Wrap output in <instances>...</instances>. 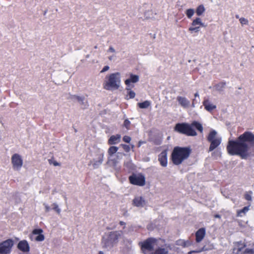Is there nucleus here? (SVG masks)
Masks as SVG:
<instances>
[{
    "label": "nucleus",
    "instance_id": "9",
    "mask_svg": "<svg viewBox=\"0 0 254 254\" xmlns=\"http://www.w3.org/2000/svg\"><path fill=\"white\" fill-rule=\"evenodd\" d=\"M11 162L13 168L18 170L22 167L23 161L20 156L18 154H14L11 157Z\"/></svg>",
    "mask_w": 254,
    "mask_h": 254
},
{
    "label": "nucleus",
    "instance_id": "41",
    "mask_svg": "<svg viewBox=\"0 0 254 254\" xmlns=\"http://www.w3.org/2000/svg\"><path fill=\"white\" fill-rule=\"evenodd\" d=\"M110 67L108 65H106L105 66L103 69H102V70L101 71V72L102 73V72H104L107 70H108L109 69Z\"/></svg>",
    "mask_w": 254,
    "mask_h": 254
},
{
    "label": "nucleus",
    "instance_id": "42",
    "mask_svg": "<svg viewBox=\"0 0 254 254\" xmlns=\"http://www.w3.org/2000/svg\"><path fill=\"white\" fill-rule=\"evenodd\" d=\"M44 205L45 206V211L46 212H48L49 211H50L51 209L50 206L48 204L45 203L44 204Z\"/></svg>",
    "mask_w": 254,
    "mask_h": 254
},
{
    "label": "nucleus",
    "instance_id": "27",
    "mask_svg": "<svg viewBox=\"0 0 254 254\" xmlns=\"http://www.w3.org/2000/svg\"><path fill=\"white\" fill-rule=\"evenodd\" d=\"M119 149V148L117 146H111L108 150V154L110 156H112L113 154L116 153Z\"/></svg>",
    "mask_w": 254,
    "mask_h": 254
},
{
    "label": "nucleus",
    "instance_id": "64",
    "mask_svg": "<svg viewBox=\"0 0 254 254\" xmlns=\"http://www.w3.org/2000/svg\"><path fill=\"white\" fill-rule=\"evenodd\" d=\"M191 252H189V254H191Z\"/></svg>",
    "mask_w": 254,
    "mask_h": 254
},
{
    "label": "nucleus",
    "instance_id": "31",
    "mask_svg": "<svg viewBox=\"0 0 254 254\" xmlns=\"http://www.w3.org/2000/svg\"><path fill=\"white\" fill-rule=\"evenodd\" d=\"M52 206H53L52 209L55 211L57 214H60L61 213V209L59 208L57 203H54L52 204Z\"/></svg>",
    "mask_w": 254,
    "mask_h": 254
},
{
    "label": "nucleus",
    "instance_id": "33",
    "mask_svg": "<svg viewBox=\"0 0 254 254\" xmlns=\"http://www.w3.org/2000/svg\"><path fill=\"white\" fill-rule=\"evenodd\" d=\"M126 89L127 90L129 91L128 92V95L129 96V98L132 99V98H134V97L135 96V93L133 91L130 90V86H129V87L127 86L126 88Z\"/></svg>",
    "mask_w": 254,
    "mask_h": 254
},
{
    "label": "nucleus",
    "instance_id": "55",
    "mask_svg": "<svg viewBox=\"0 0 254 254\" xmlns=\"http://www.w3.org/2000/svg\"><path fill=\"white\" fill-rule=\"evenodd\" d=\"M109 60L111 61L113 59V56L109 57Z\"/></svg>",
    "mask_w": 254,
    "mask_h": 254
},
{
    "label": "nucleus",
    "instance_id": "38",
    "mask_svg": "<svg viewBox=\"0 0 254 254\" xmlns=\"http://www.w3.org/2000/svg\"><path fill=\"white\" fill-rule=\"evenodd\" d=\"M121 145L122 146V147L123 148V149H124V150L126 152H129V151L130 150V148L129 145H127V144H122Z\"/></svg>",
    "mask_w": 254,
    "mask_h": 254
},
{
    "label": "nucleus",
    "instance_id": "14",
    "mask_svg": "<svg viewBox=\"0 0 254 254\" xmlns=\"http://www.w3.org/2000/svg\"><path fill=\"white\" fill-rule=\"evenodd\" d=\"M104 155L103 154H101L98 156L97 159H94L92 161L90 162L88 164L90 165L92 164L94 169H97L102 164L103 161Z\"/></svg>",
    "mask_w": 254,
    "mask_h": 254
},
{
    "label": "nucleus",
    "instance_id": "46",
    "mask_svg": "<svg viewBox=\"0 0 254 254\" xmlns=\"http://www.w3.org/2000/svg\"><path fill=\"white\" fill-rule=\"evenodd\" d=\"M108 51H109V52H112V53H114V52H115V49H114V48L113 47H112V46H110V47H109V49Z\"/></svg>",
    "mask_w": 254,
    "mask_h": 254
},
{
    "label": "nucleus",
    "instance_id": "34",
    "mask_svg": "<svg viewBox=\"0 0 254 254\" xmlns=\"http://www.w3.org/2000/svg\"><path fill=\"white\" fill-rule=\"evenodd\" d=\"M35 240L38 242H41L44 240L45 239V236L42 233L40 234L39 235H37L35 238Z\"/></svg>",
    "mask_w": 254,
    "mask_h": 254
},
{
    "label": "nucleus",
    "instance_id": "53",
    "mask_svg": "<svg viewBox=\"0 0 254 254\" xmlns=\"http://www.w3.org/2000/svg\"><path fill=\"white\" fill-rule=\"evenodd\" d=\"M195 101V99H194L192 101V104H191V106L192 107H194V101Z\"/></svg>",
    "mask_w": 254,
    "mask_h": 254
},
{
    "label": "nucleus",
    "instance_id": "4",
    "mask_svg": "<svg viewBox=\"0 0 254 254\" xmlns=\"http://www.w3.org/2000/svg\"><path fill=\"white\" fill-rule=\"evenodd\" d=\"M174 130L179 133L189 136H194L197 133L192 126L187 123H177L174 127Z\"/></svg>",
    "mask_w": 254,
    "mask_h": 254
},
{
    "label": "nucleus",
    "instance_id": "62",
    "mask_svg": "<svg viewBox=\"0 0 254 254\" xmlns=\"http://www.w3.org/2000/svg\"><path fill=\"white\" fill-rule=\"evenodd\" d=\"M46 13H47V11H45L44 12V15H45Z\"/></svg>",
    "mask_w": 254,
    "mask_h": 254
},
{
    "label": "nucleus",
    "instance_id": "63",
    "mask_svg": "<svg viewBox=\"0 0 254 254\" xmlns=\"http://www.w3.org/2000/svg\"><path fill=\"white\" fill-rule=\"evenodd\" d=\"M131 147H132V148H133L134 147V145H132Z\"/></svg>",
    "mask_w": 254,
    "mask_h": 254
},
{
    "label": "nucleus",
    "instance_id": "43",
    "mask_svg": "<svg viewBox=\"0 0 254 254\" xmlns=\"http://www.w3.org/2000/svg\"><path fill=\"white\" fill-rule=\"evenodd\" d=\"M199 28L202 27H206V25H205V24L204 23H203L202 22V20H201V19L199 17Z\"/></svg>",
    "mask_w": 254,
    "mask_h": 254
},
{
    "label": "nucleus",
    "instance_id": "25",
    "mask_svg": "<svg viewBox=\"0 0 254 254\" xmlns=\"http://www.w3.org/2000/svg\"><path fill=\"white\" fill-rule=\"evenodd\" d=\"M249 210V206H245L242 209L239 210L237 211V216L242 217L245 215Z\"/></svg>",
    "mask_w": 254,
    "mask_h": 254
},
{
    "label": "nucleus",
    "instance_id": "15",
    "mask_svg": "<svg viewBox=\"0 0 254 254\" xmlns=\"http://www.w3.org/2000/svg\"><path fill=\"white\" fill-rule=\"evenodd\" d=\"M132 204L134 206L138 207H142L145 204V199L141 196L135 197L133 201Z\"/></svg>",
    "mask_w": 254,
    "mask_h": 254
},
{
    "label": "nucleus",
    "instance_id": "21",
    "mask_svg": "<svg viewBox=\"0 0 254 254\" xmlns=\"http://www.w3.org/2000/svg\"><path fill=\"white\" fill-rule=\"evenodd\" d=\"M121 135L120 134H116L112 135L108 140V144L110 145L116 144L121 141Z\"/></svg>",
    "mask_w": 254,
    "mask_h": 254
},
{
    "label": "nucleus",
    "instance_id": "32",
    "mask_svg": "<svg viewBox=\"0 0 254 254\" xmlns=\"http://www.w3.org/2000/svg\"><path fill=\"white\" fill-rule=\"evenodd\" d=\"M253 192L252 191H249V192H246L244 195V197L246 200L248 201H252V194Z\"/></svg>",
    "mask_w": 254,
    "mask_h": 254
},
{
    "label": "nucleus",
    "instance_id": "24",
    "mask_svg": "<svg viewBox=\"0 0 254 254\" xmlns=\"http://www.w3.org/2000/svg\"><path fill=\"white\" fill-rule=\"evenodd\" d=\"M225 85H226L225 82H219L218 84H216L214 86V88L217 91H222L223 90V89L224 88Z\"/></svg>",
    "mask_w": 254,
    "mask_h": 254
},
{
    "label": "nucleus",
    "instance_id": "54",
    "mask_svg": "<svg viewBox=\"0 0 254 254\" xmlns=\"http://www.w3.org/2000/svg\"><path fill=\"white\" fill-rule=\"evenodd\" d=\"M143 143V142L142 141H139L138 142V147H140L141 146V145Z\"/></svg>",
    "mask_w": 254,
    "mask_h": 254
},
{
    "label": "nucleus",
    "instance_id": "18",
    "mask_svg": "<svg viewBox=\"0 0 254 254\" xmlns=\"http://www.w3.org/2000/svg\"><path fill=\"white\" fill-rule=\"evenodd\" d=\"M205 235V229L204 228H201L198 229L196 233V242L199 243L201 242L203 238L204 237Z\"/></svg>",
    "mask_w": 254,
    "mask_h": 254
},
{
    "label": "nucleus",
    "instance_id": "56",
    "mask_svg": "<svg viewBox=\"0 0 254 254\" xmlns=\"http://www.w3.org/2000/svg\"><path fill=\"white\" fill-rule=\"evenodd\" d=\"M64 200H65V202H66L67 198H66V196L64 195Z\"/></svg>",
    "mask_w": 254,
    "mask_h": 254
},
{
    "label": "nucleus",
    "instance_id": "6",
    "mask_svg": "<svg viewBox=\"0 0 254 254\" xmlns=\"http://www.w3.org/2000/svg\"><path fill=\"white\" fill-rule=\"evenodd\" d=\"M13 244V241L11 239L0 243V254H10Z\"/></svg>",
    "mask_w": 254,
    "mask_h": 254
},
{
    "label": "nucleus",
    "instance_id": "61",
    "mask_svg": "<svg viewBox=\"0 0 254 254\" xmlns=\"http://www.w3.org/2000/svg\"><path fill=\"white\" fill-rule=\"evenodd\" d=\"M94 48H95V49H97V46H95L94 47Z\"/></svg>",
    "mask_w": 254,
    "mask_h": 254
},
{
    "label": "nucleus",
    "instance_id": "29",
    "mask_svg": "<svg viewBox=\"0 0 254 254\" xmlns=\"http://www.w3.org/2000/svg\"><path fill=\"white\" fill-rule=\"evenodd\" d=\"M236 246L238 247V252H241L246 247V244L242 241L237 242Z\"/></svg>",
    "mask_w": 254,
    "mask_h": 254
},
{
    "label": "nucleus",
    "instance_id": "37",
    "mask_svg": "<svg viewBox=\"0 0 254 254\" xmlns=\"http://www.w3.org/2000/svg\"><path fill=\"white\" fill-rule=\"evenodd\" d=\"M239 21L242 25H247L249 22L248 19L244 17L240 18Z\"/></svg>",
    "mask_w": 254,
    "mask_h": 254
},
{
    "label": "nucleus",
    "instance_id": "22",
    "mask_svg": "<svg viewBox=\"0 0 254 254\" xmlns=\"http://www.w3.org/2000/svg\"><path fill=\"white\" fill-rule=\"evenodd\" d=\"M192 126V127H195L196 129H197L200 132H202L203 131V127L202 125L198 122L193 121L191 124Z\"/></svg>",
    "mask_w": 254,
    "mask_h": 254
},
{
    "label": "nucleus",
    "instance_id": "44",
    "mask_svg": "<svg viewBox=\"0 0 254 254\" xmlns=\"http://www.w3.org/2000/svg\"><path fill=\"white\" fill-rule=\"evenodd\" d=\"M253 249H246L244 251L245 254L252 253L253 252Z\"/></svg>",
    "mask_w": 254,
    "mask_h": 254
},
{
    "label": "nucleus",
    "instance_id": "59",
    "mask_svg": "<svg viewBox=\"0 0 254 254\" xmlns=\"http://www.w3.org/2000/svg\"><path fill=\"white\" fill-rule=\"evenodd\" d=\"M74 131L76 132L77 131V129L76 128H74Z\"/></svg>",
    "mask_w": 254,
    "mask_h": 254
},
{
    "label": "nucleus",
    "instance_id": "7",
    "mask_svg": "<svg viewBox=\"0 0 254 254\" xmlns=\"http://www.w3.org/2000/svg\"><path fill=\"white\" fill-rule=\"evenodd\" d=\"M129 181L131 184L139 186H143L145 183V177L142 175L132 174L129 177Z\"/></svg>",
    "mask_w": 254,
    "mask_h": 254
},
{
    "label": "nucleus",
    "instance_id": "20",
    "mask_svg": "<svg viewBox=\"0 0 254 254\" xmlns=\"http://www.w3.org/2000/svg\"><path fill=\"white\" fill-rule=\"evenodd\" d=\"M138 81H139V76L131 73L130 74V78L126 79L125 81V83L127 87H129V86H130V84L131 82L136 83Z\"/></svg>",
    "mask_w": 254,
    "mask_h": 254
},
{
    "label": "nucleus",
    "instance_id": "12",
    "mask_svg": "<svg viewBox=\"0 0 254 254\" xmlns=\"http://www.w3.org/2000/svg\"><path fill=\"white\" fill-rule=\"evenodd\" d=\"M17 248L23 253H27L30 251V247L26 240L20 241L18 243Z\"/></svg>",
    "mask_w": 254,
    "mask_h": 254
},
{
    "label": "nucleus",
    "instance_id": "57",
    "mask_svg": "<svg viewBox=\"0 0 254 254\" xmlns=\"http://www.w3.org/2000/svg\"><path fill=\"white\" fill-rule=\"evenodd\" d=\"M104 254V253H103V252H102V251H100V252H99V254Z\"/></svg>",
    "mask_w": 254,
    "mask_h": 254
},
{
    "label": "nucleus",
    "instance_id": "60",
    "mask_svg": "<svg viewBox=\"0 0 254 254\" xmlns=\"http://www.w3.org/2000/svg\"><path fill=\"white\" fill-rule=\"evenodd\" d=\"M236 17L237 18H239V15H237L236 16Z\"/></svg>",
    "mask_w": 254,
    "mask_h": 254
},
{
    "label": "nucleus",
    "instance_id": "10",
    "mask_svg": "<svg viewBox=\"0 0 254 254\" xmlns=\"http://www.w3.org/2000/svg\"><path fill=\"white\" fill-rule=\"evenodd\" d=\"M179 105L184 109L189 108L190 105V102L186 97L178 96L176 98Z\"/></svg>",
    "mask_w": 254,
    "mask_h": 254
},
{
    "label": "nucleus",
    "instance_id": "48",
    "mask_svg": "<svg viewBox=\"0 0 254 254\" xmlns=\"http://www.w3.org/2000/svg\"><path fill=\"white\" fill-rule=\"evenodd\" d=\"M214 217L216 218H221V216L219 214H215L214 215Z\"/></svg>",
    "mask_w": 254,
    "mask_h": 254
},
{
    "label": "nucleus",
    "instance_id": "36",
    "mask_svg": "<svg viewBox=\"0 0 254 254\" xmlns=\"http://www.w3.org/2000/svg\"><path fill=\"white\" fill-rule=\"evenodd\" d=\"M154 254H166V252L165 249L159 248L156 250Z\"/></svg>",
    "mask_w": 254,
    "mask_h": 254
},
{
    "label": "nucleus",
    "instance_id": "40",
    "mask_svg": "<svg viewBox=\"0 0 254 254\" xmlns=\"http://www.w3.org/2000/svg\"><path fill=\"white\" fill-rule=\"evenodd\" d=\"M130 124V121L128 119H126L124 123V126L127 128H128V127L129 126Z\"/></svg>",
    "mask_w": 254,
    "mask_h": 254
},
{
    "label": "nucleus",
    "instance_id": "58",
    "mask_svg": "<svg viewBox=\"0 0 254 254\" xmlns=\"http://www.w3.org/2000/svg\"><path fill=\"white\" fill-rule=\"evenodd\" d=\"M183 243V246L186 247V244L185 242H182Z\"/></svg>",
    "mask_w": 254,
    "mask_h": 254
},
{
    "label": "nucleus",
    "instance_id": "52",
    "mask_svg": "<svg viewBox=\"0 0 254 254\" xmlns=\"http://www.w3.org/2000/svg\"><path fill=\"white\" fill-rule=\"evenodd\" d=\"M194 97L196 98V97H199V94L198 92H196L195 94H194Z\"/></svg>",
    "mask_w": 254,
    "mask_h": 254
},
{
    "label": "nucleus",
    "instance_id": "50",
    "mask_svg": "<svg viewBox=\"0 0 254 254\" xmlns=\"http://www.w3.org/2000/svg\"><path fill=\"white\" fill-rule=\"evenodd\" d=\"M53 164L55 166H57L60 165L59 163L56 161H54V162L53 163Z\"/></svg>",
    "mask_w": 254,
    "mask_h": 254
},
{
    "label": "nucleus",
    "instance_id": "17",
    "mask_svg": "<svg viewBox=\"0 0 254 254\" xmlns=\"http://www.w3.org/2000/svg\"><path fill=\"white\" fill-rule=\"evenodd\" d=\"M209 142H210V145L209 148V151H212L221 144V137H216L215 140L209 141Z\"/></svg>",
    "mask_w": 254,
    "mask_h": 254
},
{
    "label": "nucleus",
    "instance_id": "5",
    "mask_svg": "<svg viewBox=\"0 0 254 254\" xmlns=\"http://www.w3.org/2000/svg\"><path fill=\"white\" fill-rule=\"evenodd\" d=\"M120 234L118 231L111 232L105 234L102 238L103 247L106 248H112L114 244L118 242Z\"/></svg>",
    "mask_w": 254,
    "mask_h": 254
},
{
    "label": "nucleus",
    "instance_id": "16",
    "mask_svg": "<svg viewBox=\"0 0 254 254\" xmlns=\"http://www.w3.org/2000/svg\"><path fill=\"white\" fill-rule=\"evenodd\" d=\"M204 109L209 112H212L216 108V106L212 104L208 99H205L202 103Z\"/></svg>",
    "mask_w": 254,
    "mask_h": 254
},
{
    "label": "nucleus",
    "instance_id": "2",
    "mask_svg": "<svg viewBox=\"0 0 254 254\" xmlns=\"http://www.w3.org/2000/svg\"><path fill=\"white\" fill-rule=\"evenodd\" d=\"M191 150L189 147H174L171 154V159L173 164L179 165L190 156Z\"/></svg>",
    "mask_w": 254,
    "mask_h": 254
},
{
    "label": "nucleus",
    "instance_id": "51",
    "mask_svg": "<svg viewBox=\"0 0 254 254\" xmlns=\"http://www.w3.org/2000/svg\"><path fill=\"white\" fill-rule=\"evenodd\" d=\"M119 223L121 225H124V226L126 225V223L123 221H120Z\"/></svg>",
    "mask_w": 254,
    "mask_h": 254
},
{
    "label": "nucleus",
    "instance_id": "49",
    "mask_svg": "<svg viewBox=\"0 0 254 254\" xmlns=\"http://www.w3.org/2000/svg\"><path fill=\"white\" fill-rule=\"evenodd\" d=\"M112 161L113 162V163L114 166L116 165V164L117 163V161L115 159L112 160Z\"/></svg>",
    "mask_w": 254,
    "mask_h": 254
},
{
    "label": "nucleus",
    "instance_id": "11",
    "mask_svg": "<svg viewBox=\"0 0 254 254\" xmlns=\"http://www.w3.org/2000/svg\"><path fill=\"white\" fill-rule=\"evenodd\" d=\"M158 161L163 167H166L168 164L167 150H164L158 155Z\"/></svg>",
    "mask_w": 254,
    "mask_h": 254
},
{
    "label": "nucleus",
    "instance_id": "19",
    "mask_svg": "<svg viewBox=\"0 0 254 254\" xmlns=\"http://www.w3.org/2000/svg\"><path fill=\"white\" fill-rule=\"evenodd\" d=\"M77 101L81 106V108L83 110L87 109L89 106L87 100L83 96H79L78 98Z\"/></svg>",
    "mask_w": 254,
    "mask_h": 254
},
{
    "label": "nucleus",
    "instance_id": "47",
    "mask_svg": "<svg viewBox=\"0 0 254 254\" xmlns=\"http://www.w3.org/2000/svg\"><path fill=\"white\" fill-rule=\"evenodd\" d=\"M74 95H72L71 94H69L68 96L67 97L68 100H71L72 101V98L73 97Z\"/></svg>",
    "mask_w": 254,
    "mask_h": 254
},
{
    "label": "nucleus",
    "instance_id": "39",
    "mask_svg": "<svg viewBox=\"0 0 254 254\" xmlns=\"http://www.w3.org/2000/svg\"><path fill=\"white\" fill-rule=\"evenodd\" d=\"M123 140L125 142L129 143L131 140V137L129 136L125 135L123 137Z\"/></svg>",
    "mask_w": 254,
    "mask_h": 254
},
{
    "label": "nucleus",
    "instance_id": "8",
    "mask_svg": "<svg viewBox=\"0 0 254 254\" xmlns=\"http://www.w3.org/2000/svg\"><path fill=\"white\" fill-rule=\"evenodd\" d=\"M156 239L153 238H149L142 243L141 250L143 252L147 250L149 252L153 250V244L156 243Z\"/></svg>",
    "mask_w": 254,
    "mask_h": 254
},
{
    "label": "nucleus",
    "instance_id": "28",
    "mask_svg": "<svg viewBox=\"0 0 254 254\" xmlns=\"http://www.w3.org/2000/svg\"><path fill=\"white\" fill-rule=\"evenodd\" d=\"M216 134H217V132L215 130H213L211 131L208 135L207 140L209 141H211L212 140H215L216 138Z\"/></svg>",
    "mask_w": 254,
    "mask_h": 254
},
{
    "label": "nucleus",
    "instance_id": "3",
    "mask_svg": "<svg viewBox=\"0 0 254 254\" xmlns=\"http://www.w3.org/2000/svg\"><path fill=\"white\" fill-rule=\"evenodd\" d=\"M121 82L120 73H113L106 76L103 87L107 90H116L120 87Z\"/></svg>",
    "mask_w": 254,
    "mask_h": 254
},
{
    "label": "nucleus",
    "instance_id": "13",
    "mask_svg": "<svg viewBox=\"0 0 254 254\" xmlns=\"http://www.w3.org/2000/svg\"><path fill=\"white\" fill-rule=\"evenodd\" d=\"M199 17H196L191 23V26L189 27V31L191 33H197L199 31Z\"/></svg>",
    "mask_w": 254,
    "mask_h": 254
},
{
    "label": "nucleus",
    "instance_id": "26",
    "mask_svg": "<svg viewBox=\"0 0 254 254\" xmlns=\"http://www.w3.org/2000/svg\"><path fill=\"white\" fill-rule=\"evenodd\" d=\"M205 9L203 5H199L196 9V13L198 16H199L203 14L205 11Z\"/></svg>",
    "mask_w": 254,
    "mask_h": 254
},
{
    "label": "nucleus",
    "instance_id": "1",
    "mask_svg": "<svg viewBox=\"0 0 254 254\" xmlns=\"http://www.w3.org/2000/svg\"><path fill=\"white\" fill-rule=\"evenodd\" d=\"M226 149L229 155L239 156L242 159L254 156V134L246 131L235 140L229 139Z\"/></svg>",
    "mask_w": 254,
    "mask_h": 254
},
{
    "label": "nucleus",
    "instance_id": "30",
    "mask_svg": "<svg viewBox=\"0 0 254 254\" xmlns=\"http://www.w3.org/2000/svg\"><path fill=\"white\" fill-rule=\"evenodd\" d=\"M194 11L192 8H190L186 10V14L188 18H191L194 14Z\"/></svg>",
    "mask_w": 254,
    "mask_h": 254
},
{
    "label": "nucleus",
    "instance_id": "23",
    "mask_svg": "<svg viewBox=\"0 0 254 254\" xmlns=\"http://www.w3.org/2000/svg\"><path fill=\"white\" fill-rule=\"evenodd\" d=\"M150 101L148 100H146L143 102L137 103V106L141 109H147L150 106Z\"/></svg>",
    "mask_w": 254,
    "mask_h": 254
},
{
    "label": "nucleus",
    "instance_id": "45",
    "mask_svg": "<svg viewBox=\"0 0 254 254\" xmlns=\"http://www.w3.org/2000/svg\"><path fill=\"white\" fill-rule=\"evenodd\" d=\"M80 96H78V95H73V97L72 98V101H74L75 100H78V98Z\"/></svg>",
    "mask_w": 254,
    "mask_h": 254
},
{
    "label": "nucleus",
    "instance_id": "35",
    "mask_svg": "<svg viewBox=\"0 0 254 254\" xmlns=\"http://www.w3.org/2000/svg\"><path fill=\"white\" fill-rule=\"evenodd\" d=\"M43 231L42 229H35L33 230L32 235H38L41 233H42Z\"/></svg>",
    "mask_w": 254,
    "mask_h": 254
}]
</instances>
